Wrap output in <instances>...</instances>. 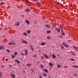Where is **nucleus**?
<instances>
[{
	"label": "nucleus",
	"instance_id": "f257e3e1",
	"mask_svg": "<svg viewBox=\"0 0 78 78\" xmlns=\"http://www.w3.org/2000/svg\"><path fill=\"white\" fill-rule=\"evenodd\" d=\"M62 45H64V46L65 47H66V48H68L69 46H68V45L66 44V43L64 42L62 43Z\"/></svg>",
	"mask_w": 78,
	"mask_h": 78
},
{
	"label": "nucleus",
	"instance_id": "f03ea898",
	"mask_svg": "<svg viewBox=\"0 0 78 78\" xmlns=\"http://www.w3.org/2000/svg\"><path fill=\"white\" fill-rule=\"evenodd\" d=\"M22 42L23 43H24V44H28L27 42L26 41H25L23 40H22Z\"/></svg>",
	"mask_w": 78,
	"mask_h": 78
},
{
	"label": "nucleus",
	"instance_id": "7ed1b4c3",
	"mask_svg": "<svg viewBox=\"0 0 78 78\" xmlns=\"http://www.w3.org/2000/svg\"><path fill=\"white\" fill-rule=\"evenodd\" d=\"M25 56H27V55L28 54V51H27V50H25Z\"/></svg>",
	"mask_w": 78,
	"mask_h": 78
},
{
	"label": "nucleus",
	"instance_id": "20e7f679",
	"mask_svg": "<svg viewBox=\"0 0 78 78\" xmlns=\"http://www.w3.org/2000/svg\"><path fill=\"white\" fill-rule=\"evenodd\" d=\"M29 11H30V10L29 9H27L25 10V12H29Z\"/></svg>",
	"mask_w": 78,
	"mask_h": 78
},
{
	"label": "nucleus",
	"instance_id": "39448f33",
	"mask_svg": "<svg viewBox=\"0 0 78 78\" xmlns=\"http://www.w3.org/2000/svg\"><path fill=\"white\" fill-rule=\"evenodd\" d=\"M46 44V43L45 42H42L41 44V45H42V46H44Z\"/></svg>",
	"mask_w": 78,
	"mask_h": 78
},
{
	"label": "nucleus",
	"instance_id": "423d86ee",
	"mask_svg": "<svg viewBox=\"0 0 78 78\" xmlns=\"http://www.w3.org/2000/svg\"><path fill=\"white\" fill-rule=\"evenodd\" d=\"M19 23H20L19 22H17L15 24V26H19Z\"/></svg>",
	"mask_w": 78,
	"mask_h": 78
},
{
	"label": "nucleus",
	"instance_id": "0eeeda50",
	"mask_svg": "<svg viewBox=\"0 0 78 78\" xmlns=\"http://www.w3.org/2000/svg\"><path fill=\"white\" fill-rule=\"evenodd\" d=\"M25 22H26V23H27V24H29V23H30V22H29V21H28V20H25Z\"/></svg>",
	"mask_w": 78,
	"mask_h": 78
},
{
	"label": "nucleus",
	"instance_id": "6e6552de",
	"mask_svg": "<svg viewBox=\"0 0 78 78\" xmlns=\"http://www.w3.org/2000/svg\"><path fill=\"white\" fill-rule=\"evenodd\" d=\"M44 56H45V58H49V57L47 56V55H45V54H44Z\"/></svg>",
	"mask_w": 78,
	"mask_h": 78
},
{
	"label": "nucleus",
	"instance_id": "1a4fd4ad",
	"mask_svg": "<svg viewBox=\"0 0 78 78\" xmlns=\"http://www.w3.org/2000/svg\"><path fill=\"white\" fill-rule=\"evenodd\" d=\"M55 30L58 32H60V30L58 28H56Z\"/></svg>",
	"mask_w": 78,
	"mask_h": 78
},
{
	"label": "nucleus",
	"instance_id": "9d476101",
	"mask_svg": "<svg viewBox=\"0 0 78 78\" xmlns=\"http://www.w3.org/2000/svg\"><path fill=\"white\" fill-rule=\"evenodd\" d=\"M57 67H58V69H59L60 68H61V65H60L58 64H57Z\"/></svg>",
	"mask_w": 78,
	"mask_h": 78
},
{
	"label": "nucleus",
	"instance_id": "9b49d317",
	"mask_svg": "<svg viewBox=\"0 0 78 78\" xmlns=\"http://www.w3.org/2000/svg\"><path fill=\"white\" fill-rule=\"evenodd\" d=\"M11 76H12V78H15V75H14L13 74H11Z\"/></svg>",
	"mask_w": 78,
	"mask_h": 78
},
{
	"label": "nucleus",
	"instance_id": "f8f14e48",
	"mask_svg": "<svg viewBox=\"0 0 78 78\" xmlns=\"http://www.w3.org/2000/svg\"><path fill=\"white\" fill-rule=\"evenodd\" d=\"M15 61L17 63V64H19V63H20V61H19L17 60H15Z\"/></svg>",
	"mask_w": 78,
	"mask_h": 78
},
{
	"label": "nucleus",
	"instance_id": "ddd939ff",
	"mask_svg": "<svg viewBox=\"0 0 78 78\" xmlns=\"http://www.w3.org/2000/svg\"><path fill=\"white\" fill-rule=\"evenodd\" d=\"M5 48H4L3 46H1L0 47V50H1V49H2V50H3V49H4Z\"/></svg>",
	"mask_w": 78,
	"mask_h": 78
},
{
	"label": "nucleus",
	"instance_id": "4468645a",
	"mask_svg": "<svg viewBox=\"0 0 78 78\" xmlns=\"http://www.w3.org/2000/svg\"><path fill=\"white\" fill-rule=\"evenodd\" d=\"M23 35H24V36H27V33H26V32H23Z\"/></svg>",
	"mask_w": 78,
	"mask_h": 78
},
{
	"label": "nucleus",
	"instance_id": "2eb2a0df",
	"mask_svg": "<svg viewBox=\"0 0 78 78\" xmlns=\"http://www.w3.org/2000/svg\"><path fill=\"white\" fill-rule=\"evenodd\" d=\"M52 58H56V56H55V55H53H53H52Z\"/></svg>",
	"mask_w": 78,
	"mask_h": 78
},
{
	"label": "nucleus",
	"instance_id": "dca6fc26",
	"mask_svg": "<svg viewBox=\"0 0 78 78\" xmlns=\"http://www.w3.org/2000/svg\"><path fill=\"white\" fill-rule=\"evenodd\" d=\"M14 44V45H15V43H10L9 44V45H12V44Z\"/></svg>",
	"mask_w": 78,
	"mask_h": 78
},
{
	"label": "nucleus",
	"instance_id": "f3484780",
	"mask_svg": "<svg viewBox=\"0 0 78 78\" xmlns=\"http://www.w3.org/2000/svg\"><path fill=\"white\" fill-rule=\"evenodd\" d=\"M49 64L50 66H53V64H52L51 63H49Z\"/></svg>",
	"mask_w": 78,
	"mask_h": 78
},
{
	"label": "nucleus",
	"instance_id": "a211bd4d",
	"mask_svg": "<svg viewBox=\"0 0 78 78\" xmlns=\"http://www.w3.org/2000/svg\"><path fill=\"white\" fill-rule=\"evenodd\" d=\"M28 34H29V33H30L31 31L30 30H28L27 31Z\"/></svg>",
	"mask_w": 78,
	"mask_h": 78
},
{
	"label": "nucleus",
	"instance_id": "6ab92c4d",
	"mask_svg": "<svg viewBox=\"0 0 78 78\" xmlns=\"http://www.w3.org/2000/svg\"><path fill=\"white\" fill-rule=\"evenodd\" d=\"M73 67H75V68H78V66H73Z\"/></svg>",
	"mask_w": 78,
	"mask_h": 78
},
{
	"label": "nucleus",
	"instance_id": "aec40b11",
	"mask_svg": "<svg viewBox=\"0 0 78 78\" xmlns=\"http://www.w3.org/2000/svg\"><path fill=\"white\" fill-rule=\"evenodd\" d=\"M44 70V72H47L48 73V71H47V70L46 69H43Z\"/></svg>",
	"mask_w": 78,
	"mask_h": 78
},
{
	"label": "nucleus",
	"instance_id": "412c9836",
	"mask_svg": "<svg viewBox=\"0 0 78 78\" xmlns=\"http://www.w3.org/2000/svg\"><path fill=\"white\" fill-rule=\"evenodd\" d=\"M60 46H61V48H63V49L64 48V46H63L60 45Z\"/></svg>",
	"mask_w": 78,
	"mask_h": 78
},
{
	"label": "nucleus",
	"instance_id": "4be33fe9",
	"mask_svg": "<svg viewBox=\"0 0 78 78\" xmlns=\"http://www.w3.org/2000/svg\"><path fill=\"white\" fill-rule=\"evenodd\" d=\"M62 36H64L65 35V33L64 32H62Z\"/></svg>",
	"mask_w": 78,
	"mask_h": 78
},
{
	"label": "nucleus",
	"instance_id": "5701e85b",
	"mask_svg": "<svg viewBox=\"0 0 78 78\" xmlns=\"http://www.w3.org/2000/svg\"><path fill=\"white\" fill-rule=\"evenodd\" d=\"M43 76H44V77H46V76H47V74H43Z\"/></svg>",
	"mask_w": 78,
	"mask_h": 78
},
{
	"label": "nucleus",
	"instance_id": "b1692460",
	"mask_svg": "<svg viewBox=\"0 0 78 78\" xmlns=\"http://www.w3.org/2000/svg\"><path fill=\"white\" fill-rule=\"evenodd\" d=\"M45 27L47 28H50V26L48 25H45Z\"/></svg>",
	"mask_w": 78,
	"mask_h": 78
},
{
	"label": "nucleus",
	"instance_id": "393cba45",
	"mask_svg": "<svg viewBox=\"0 0 78 78\" xmlns=\"http://www.w3.org/2000/svg\"><path fill=\"white\" fill-rule=\"evenodd\" d=\"M14 55H15V56H16V55H17V52H15L14 53Z\"/></svg>",
	"mask_w": 78,
	"mask_h": 78
},
{
	"label": "nucleus",
	"instance_id": "a878e982",
	"mask_svg": "<svg viewBox=\"0 0 78 78\" xmlns=\"http://www.w3.org/2000/svg\"><path fill=\"white\" fill-rule=\"evenodd\" d=\"M2 74L1 72H0V77H2Z\"/></svg>",
	"mask_w": 78,
	"mask_h": 78
},
{
	"label": "nucleus",
	"instance_id": "bb28decb",
	"mask_svg": "<svg viewBox=\"0 0 78 78\" xmlns=\"http://www.w3.org/2000/svg\"><path fill=\"white\" fill-rule=\"evenodd\" d=\"M47 38L48 39H50V37L49 36L47 37Z\"/></svg>",
	"mask_w": 78,
	"mask_h": 78
},
{
	"label": "nucleus",
	"instance_id": "cd10ccee",
	"mask_svg": "<svg viewBox=\"0 0 78 78\" xmlns=\"http://www.w3.org/2000/svg\"><path fill=\"white\" fill-rule=\"evenodd\" d=\"M31 64H27V66H31Z\"/></svg>",
	"mask_w": 78,
	"mask_h": 78
},
{
	"label": "nucleus",
	"instance_id": "c85d7f7f",
	"mask_svg": "<svg viewBox=\"0 0 78 78\" xmlns=\"http://www.w3.org/2000/svg\"><path fill=\"white\" fill-rule=\"evenodd\" d=\"M71 53H72V54H73V55H74V56L75 55V54L72 51L71 52Z\"/></svg>",
	"mask_w": 78,
	"mask_h": 78
},
{
	"label": "nucleus",
	"instance_id": "c756f323",
	"mask_svg": "<svg viewBox=\"0 0 78 78\" xmlns=\"http://www.w3.org/2000/svg\"><path fill=\"white\" fill-rule=\"evenodd\" d=\"M62 27V26H60L59 27V28L60 29H61Z\"/></svg>",
	"mask_w": 78,
	"mask_h": 78
},
{
	"label": "nucleus",
	"instance_id": "7c9ffc66",
	"mask_svg": "<svg viewBox=\"0 0 78 78\" xmlns=\"http://www.w3.org/2000/svg\"><path fill=\"white\" fill-rule=\"evenodd\" d=\"M12 59H14V56L13 55H12Z\"/></svg>",
	"mask_w": 78,
	"mask_h": 78
},
{
	"label": "nucleus",
	"instance_id": "2f4dec72",
	"mask_svg": "<svg viewBox=\"0 0 78 78\" xmlns=\"http://www.w3.org/2000/svg\"><path fill=\"white\" fill-rule=\"evenodd\" d=\"M51 32V31H47V33H50Z\"/></svg>",
	"mask_w": 78,
	"mask_h": 78
},
{
	"label": "nucleus",
	"instance_id": "473e14b6",
	"mask_svg": "<svg viewBox=\"0 0 78 78\" xmlns=\"http://www.w3.org/2000/svg\"><path fill=\"white\" fill-rule=\"evenodd\" d=\"M30 48H31V49L32 50H34V49L32 47H31V46H30Z\"/></svg>",
	"mask_w": 78,
	"mask_h": 78
},
{
	"label": "nucleus",
	"instance_id": "72a5a7b5",
	"mask_svg": "<svg viewBox=\"0 0 78 78\" xmlns=\"http://www.w3.org/2000/svg\"><path fill=\"white\" fill-rule=\"evenodd\" d=\"M6 51H8V52H9H9H10V51L8 49H7Z\"/></svg>",
	"mask_w": 78,
	"mask_h": 78
},
{
	"label": "nucleus",
	"instance_id": "f704fd0d",
	"mask_svg": "<svg viewBox=\"0 0 78 78\" xmlns=\"http://www.w3.org/2000/svg\"><path fill=\"white\" fill-rule=\"evenodd\" d=\"M37 6L38 7H39V6H41V4H38Z\"/></svg>",
	"mask_w": 78,
	"mask_h": 78
},
{
	"label": "nucleus",
	"instance_id": "c9c22d12",
	"mask_svg": "<svg viewBox=\"0 0 78 78\" xmlns=\"http://www.w3.org/2000/svg\"><path fill=\"white\" fill-rule=\"evenodd\" d=\"M21 55H22V56H24V54L23 53L21 54Z\"/></svg>",
	"mask_w": 78,
	"mask_h": 78
},
{
	"label": "nucleus",
	"instance_id": "e433bc0d",
	"mask_svg": "<svg viewBox=\"0 0 78 78\" xmlns=\"http://www.w3.org/2000/svg\"><path fill=\"white\" fill-rule=\"evenodd\" d=\"M41 68H42L43 67V66H42V65H41Z\"/></svg>",
	"mask_w": 78,
	"mask_h": 78
},
{
	"label": "nucleus",
	"instance_id": "4c0bfd02",
	"mask_svg": "<svg viewBox=\"0 0 78 78\" xmlns=\"http://www.w3.org/2000/svg\"><path fill=\"white\" fill-rule=\"evenodd\" d=\"M27 2V3H28V2H29V1H28V0H26Z\"/></svg>",
	"mask_w": 78,
	"mask_h": 78
},
{
	"label": "nucleus",
	"instance_id": "58836bf2",
	"mask_svg": "<svg viewBox=\"0 0 78 78\" xmlns=\"http://www.w3.org/2000/svg\"><path fill=\"white\" fill-rule=\"evenodd\" d=\"M68 67V66H64V68H65V67Z\"/></svg>",
	"mask_w": 78,
	"mask_h": 78
},
{
	"label": "nucleus",
	"instance_id": "ea45409f",
	"mask_svg": "<svg viewBox=\"0 0 78 78\" xmlns=\"http://www.w3.org/2000/svg\"><path fill=\"white\" fill-rule=\"evenodd\" d=\"M8 61V58H6L5 60V61Z\"/></svg>",
	"mask_w": 78,
	"mask_h": 78
},
{
	"label": "nucleus",
	"instance_id": "a19ab883",
	"mask_svg": "<svg viewBox=\"0 0 78 78\" xmlns=\"http://www.w3.org/2000/svg\"><path fill=\"white\" fill-rule=\"evenodd\" d=\"M39 78H42V76H40Z\"/></svg>",
	"mask_w": 78,
	"mask_h": 78
},
{
	"label": "nucleus",
	"instance_id": "79ce46f5",
	"mask_svg": "<svg viewBox=\"0 0 78 78\" xmlns=\"http://www.w3.org/2000/svg\"><path fill=\"white\" fill-rule=\"evenodd\" d=\"M68 42H71V41L70 40H68Z\"/></svg>",
	"mask_w": 78,
	"mask_h": 78
},
{
	"label": "nucleus",
	"instance_id": "37998d69",
	"mask_svg": "<svg viewBox=\"0 0 78 78\" xmlns=\"http://www.w3.org/2000/svg\"><path fill=\"white\" fill-rule=\"evenodd\" d=\"M71 61H74V59H71Z\"/></svg>",
	"mask_w": 78,
	"mask_h": 78
},
{
	"label": "nucleus",
	"instance_id": "c03bdc74",
	"mask_svg": "<svg viewBox=\"0 0 78 78\" xmlns=\"http://www.w3.org/2000/svg\"><path fill=\"white\" fill-rule=\"evenodd\" d=\"M4 65H2V66H1V67H4Z\"/></svg>",
	"mask_w": 78,
	"mask_h": 78
},
{
	"label": "nucleus",
	"instance_id": "a18cd8bd",
	"mask_svg": "<svg viewBox=\"0 0 78 78\" xmlns=\"http://www.w3.org/2000/svg\"><path fill=\"white\" fill-rule=\"evenodd\" d=\"M2 3H0V5H2Z\"/></svg>",
	"mask_w": 78,
	"mask_h": 78
},
{
	"label": "nucleus",
	"instance_id": "49530a36",
	"mask_svg": "<svg viewBox=\"0 0 78 78\" xmlns=\"http://www.w3.org/2000/svg\"><path fill=\"white\" fill-rule=\"evenodd\" d=\"M74 75L76 76V74H74Z\"/></svg>",
	"mask_w": 78,
	"mask_h": 78
},
{
	"label": "nucleus",
	"instance_id": "de8ad7c7",
	"mask_svg": "<svg viewBox=\"0 0 78 78\" xmlns=\"http://www.w3.org/2000/svg\"><path fill=\"white\" fill-rule=\"evenodd\" d=\"M9 66H11V65H9Z\"/></svg>",
	"mask_w": 78,
	"mask_h": 78
},
{
	"label": "nucleus",
	"instance_id": "09e8293b",
	"mask_svg": "<svg viewBox=\"0 0 78 78\" xmlns=\"http://www.w3.org/2000/svg\"><path fill=\"white\" fill-rule=\"evenodd\" d=\"M41 58H44V57H41Z\"/></svg>",
	"mask_w": 78,
	"mask_h": 78
},
{
	"label": "nucleus",
	"instance_id": "8fccbe9b",
	"mask_svg": "<svg viewBox=\"0 0 78 78\" xmlns=\"http://www.w3.org/2000/svg\"><path fill=\"white\" fill-rule=\"evenodd\" d=\"M35 1H37V0H34Z\"/></svg>",
	"mask_w": 78,
	"mask_h": 78
},
{
	"label": "nucleus",
	"instance_id": "3c124183",
	"mask_svg": "<svg viewBox=\"0 0 78 78\" xmlns=\"http://www.w3.org/2000/svg\"><path fill=\"white\" fill-rule=\"evenodd\" d=\"M38 64H39V62H38Z\"/></svg>",
	"mask_w": 78,
	"mask_h": 78
},
{
	"label": "nucleus",
	"instance_id": "603ef678",
	"mask_svg": "<svg viewBox=\"0 0 78 78\" xmlns=\"http://www.w3.org/2000/svg\"><path fill=\"white\" fill-rule=\"evenodd\" d=\"M53 26L54 27H55V26L53 25Z\"/></svg>",
	"mask_w": 78,
	"mask_h": 78
},
{
	"label": "nucleus",
	"instance_id": "864d4df0",
	"mask_svg": "<svg viewBox=\"0 0 78 78\" xmlns=\"http://www.w3.org/2000/svg\"><path fill=\"white\" fill-rule=\"evenodd\" d=\"M50 56H51V54Z\"/></svg>",
	"mask_w": 78,
	"mask_h": 78
},
{
	"label": "nucleus",
	"instance_id": "5fc2aeb1",
	"mask_svg": "<svg viewBox=\"0 0 78 78\" xmlns=\"http://www.w3.org/2000/svg\"><path fill=\"white\" fill-rule=\"evenodd\" d=\"M32 70H33L31 69V71H32Z\"/></svg>",
	"mask_w": 78,
	"mask_h": 78
},
{
	"label": "nucleus",
	"instance_id": "6e6d98bb",
	"mask_svg": "<svg viewBox=\"0 0 78 78\" xmlns=\"http://www.w3.org/2000/svg\"><path fill=\"white\" fill-rule=\"evenodd\" d=\"M34 70H33V72H34Z\"/></svg>",
	"mask_w": 78,
	"mask_h": 78
},
{
	"label": "nucleus",
	"instance_id": "4d7b16f0",
	"mask_svg": "<svg viewBox=\"0 0 78 78\" xmlns=\"http://www.w3.org/2000/svg\"><path fill=\"white\" fill-rule=\"evenodd\" d=\"M0 30H1V28H0Z\"/></svg>",
	"mask_w": 78,
	"mask_h": 78
},
{
	"label": "nucleus",
	"instance_id": "13d9d810",
	"mask_svg": "<svg viewBox=\"0 0 78 78\" xmlns=\"http://www.w3.org/2000/svg\"><path fill=\"white\" fill-rule=\"evenodd\" d=\"M57 56H59V55H57Z\"/></svg>",
	"mask_w": 78,
	"mask_h": 78
},
{
	"label": "nucleus",
	"instance_id": "bf43d9fd",
	"mask_svg": "<svg viewBox=\"0 0 78 78\" xmlns=\"http://www.w3.org/2000/svg\"><path fill=\"white\" fill-rule=\"evenodd\" d=\"M34 57H36V56H34Z\"/></svg>",
	"mask_w": 78,
	"mask_h": 78
}]
</instances>
